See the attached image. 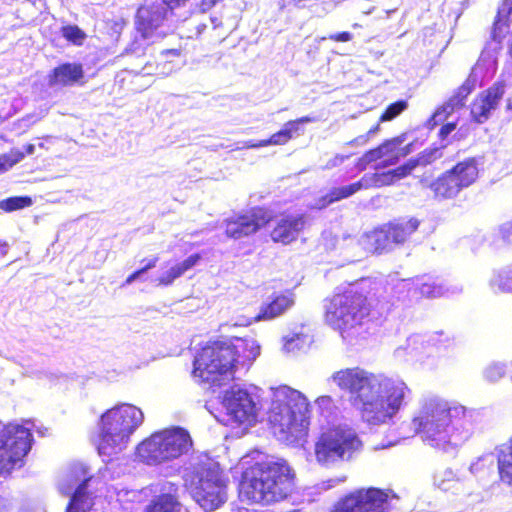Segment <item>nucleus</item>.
<instances>
[{
	"label": "nucleus",
	"instance_id": "obj_7",
	"mask_svg": "<svg viewBox=\"0 0 512 512\" xmlns=\"http://www.w3.org/2000/svg\"><path fill=\"white\" fill-rule=\"evenodd\" d=\"M143 422V411L133 404L121 403L107 410L99 422V454L111 457L124 451Z\"/></svg>",
	"mask_w": 512,
	"mask_h": 512
},
{
	"label": "nucleus",
	"instance_id": "obj_63",
	"mask_svg": "<svg viewBox=\"0 0 512 512\" xmlns=\"http://www.w3.org/2000/svg\"><path fill=\"white\" fill-rule=\"evenodd\" d=\"M390 445H391V444H387V445L383 444V445H381V447H380V448H386V447H388V446H390ZM375 448H376V449H378L379 447H375Z\"/></svg>",
	"mask_w": 512,
	"mask_h": 512
},
{
	"label": "nucleus",
	"instance_id": "obj_54",
	"mask_svg": "<svg viewBox=\"0 0 512 512\" xmlns=\"http://www.w3.org/2000/svg\"><path fill=\"white\" fill-rule=\"evenodd\" d=\"M11 503L0 496V512H11Z\"/></svg>",
	"mask_w": 512,
	"mask_h": 512
},
{
	"label": "nucleus",
	"instance_id": "obj_33",
	"mask_svg": "<svg viewBox=\"0 0 512 512\" xmlns=\"http://www.w3.org/2000/svg\"><path fill=\"white\" fill-rule=\"evenodd\" d=\"M364 189L371 187H383L395 183L392 171L384 173L366 174L361 178Z\"/></svg>",
	"mask_w": 512,
	"mask_h": 512
},
{
	"label": "nucleus",
	"instance_id": "obj_26",
	"mask_svg": "<svg viewBox=\"0 0 512 512\" xmlns=\"http://www.w3.org/2000/svg\"><path fill=\"white\" fill-rule=\"evenodd\" d=\"M466 483L465 477L451 468H445L434 475V484L440 490L458 494Z\"/></svg>",
	"mask_w": 512,
	"mask_h": 512
},
{
	"label": "nucleus",
	"instance_id": "obj_60",
	"mask_svg": "<svg viewBox=\"0 0 512 512\" xmlns=\"http://www.w3.org/2000/svg\"><path fill=\"white\" fill-rule=\"evenodd\" d=\"M211 22H212L214 28H217L221 25V21L216 17H212Z\"/></svg>",
	"mask_w": 512,
	"mask_h": 512
},
{
	"label": "nucleus",
	"instance_id": "obj_47",
	"mask_svg": "<svg viewBox=\"0 0 512 512\" xmlns=\"http://www.w3.org/2000/svg\"><path fill=\"white\" fill-rule=\"evenodd\" d=\"M328 38L337 42H348L352 39V34L350 32H341L331 34Z\"/></svg>",
	"mask_w": 512,
	"mask_h": 512
},
{
	"label": "nucleus",
	"instance_id": "obj_29",
	"mask_svg": "<svg viewBox=\"0 0 512 512\" xmlns=\"http://www.w3.org/2000/svg\"><path fill=\"white\" fill-rule=\"evenodd\" d=\"M200 260L199 254H193L189 256L187 259L182 261L181 263L175 264L169 270L162 273V275L157 279L159 285L168 286L173 283V281L180 276H182L186 271L194 267Z\"/></svg>",
	"mask_w": 512,
	"mask_h": 512
},
{
	"label": "nucleus",
	"instance_id": "obj_37",
	"mask_svg": "<svg viewBox=\"0 0 512 512\" xmlns=\"http://www.w3.org/2000/svg\"><path fill=\"white\" fill-rule=\"evenodd\" d=\"M416 286L419 289L420 294L428 298L440 297L449 292L448 288H444L442 285H438L434 281L421 283L417 282Z\"/></svg>",
	"mask_w": 512,
	"mask_h": 512
},
{
	"label": "nucleus",
	"instance_id": "obj_17",
	"mask_svg": "<svg viewBox=\"0 0 512 512\" xmlns=\"http://www.w3.org/2000/svg\"><path fill=\"white\" fill-rule=\"evenodd\" d=\"M505 93L503 83H495L489 89L483 91L474 100L471 107V115L478 123H484L494 111Z\"/></svg>",
	"mask_w": 512,
	"mask_h": 512
},
{
	"label": "nucleus",
	"instance_id": "obj_48",
	"mask_svg": "<svg viewBox=\"0 0 512 512\" xmlns=\"http://www.w3.org/2000/svg\"><path fill=\"white\" fill-rule=\"evenodd\" d=\"M346 481V477L343 476V477H337V478H333V479H329L327 482H324L323 483V488L324 489H330V488H333L343 482Z\"/></svg>",
	"mask_w": 512,
	"mask_h": 512
},
{
	"label": "nucleus",
	"instance_id": "obj_23",
	"mask_svg": "<svg viewBox=\"0 0 512 512\" xmlns=\"http://www.w3.org/2000/svg\"><path fill=\"white\" fill-rule=\"evenodd\" d=\"M405 141V136L401 135L383 142L378 148L381 150L383 157L389 156L387 160L381 163L380 167H388L395 165L401 157H405L410 153L409 145L400 147Z\"/></svg>",
	"mask_w": 512,
	"mask_h": 512
},
{
	"label": "nucleus",
	"instance_id": "obj_61",
	"mask_svg": "<svg viewBox=\"0 0 512 512\" xmlns=\"http://www.w3.org/2000/svg\"><path fill=\"white\" fill-rule=\"evenodd\" d=\"M205 28H206L205 24H202V25L198 26L197 27V33L201 34L204 31Z\"/></svg>",
	"mask_w": 512,
	"mask_h": 512
},
{
	"label": "nucleus",
	"instance_id": "obj_52",
	"mask_svg": "<svg viewBox=\"0 0 512 512\" xmlns=\"http://www.w3.org/2000/svg\"><path fill=\"white\" fill-rule=\"evenodd\" d=\"M369 136L367 134L361 135L347 143V145L354 146V145H364L368 142Z\"/></svg>",
	"mask_w": 512,
	"mask_h": 512
},
{
	"label": "nucleus",
	"instance_id": "obj_56",
	"mask_svg": "<svg viewBox=\"0 0 512 512\" xmlns=\"http://www.w3.org/2000/svg\"><path fill=\"white\" fill-rule=\"evenodd\" d=\"M158 262V258L157 257H154L152 259H150L143 268H141L140 270H143V274L146 273L148 270L154 268L156 266Z\"/></svg>",
	"mask_w": 512,
	"mask_h": 512
},
{
	"label": "nucleus",
	"instance_id": "obj_43",
	"mask_svg": "<svg viewBox=\"0 0 512 512\" xmlns=\"http://www.w3.org/2000/svg\"><path fill=\"white\" fill-rule=\"evenodd\" d=\"M407 108V102L406 101H398L386 109V111L383 113V115L380 117V121H390L397 117L401 112H403Z\"/></svg>",
	"mask_w": 512,
	"mask_h": 512
},
{
	"label": "nucleus",
	"instance_id": "obj_36",
	"mask_svg": "<svg viewBox=\"0 0 512 512\" xmlns=\"http://www.w3.org/2000/svg\"><path fill=\"white\" fill-rule=\"evenodd\" d=\"M494 460L495 458L492 454L482 455L470 464L469 472L474 477H477L490 470L494 465Z\"/></svg>",
	"mask_w": 512,
	"mask_h": 512
},
{
	"label": "nucleus",
	"instance_id": "obj_46",
	"mask_svg": "<svg viewBox=\"0 0 512 512\" xmlns=\"http://www.w3.org/2000/svg\"><path fill=\"white\" fill-rule=\"evenodd\" d=\"M383 158V154L381 150L377 147L371 149L365 153V160L370 161L371 163Z\"/></svg>",
	"mask_w": 512,
	"mask_h": 512
},
{
	"label": "nucleus",
	"instance_id": "obj_10",
	"mask_svg": "<svg viewBox=\"0 0 512 512\" xmlns=\"http://www.w3.org/2000/svg\"><path fill=\"white\" fill-rule=\"evenodd\" d=\"M361 445L355 431L347 425L329 427L315 443L316 461L326 467L348 461L360 450Z\"/></svg>",
	"mask_w": 512,
	"mask_h": 512
},
{
	"label": "nucleus",
	"instance_id": "obj_45",
	"mask_svg": "<svg viewBox=\"0 0 512 512\" xmlns=\"http://www.w3.org/2000/svg\"><path fill=\"white\" fill-rule=\"evenodd\" d=\"M503 239L512 243V221L503 224L500 228Z\"/></svg>",
	"mask_w": 512,
	"mask_h": 512
},
{
	"label": "nucleus",
	"instance_id": "obj_8",
	"mask_svg": "<svg viewBox=\"0 0 512 512\" xmlns=\"http://www.w3.org/2000/svg\"><path fill=\"white\" fill-rule=\"evenodd\" d=\"M370 316V304L361 293L349 289L334 295L326 306L325 321L345 339Z\"/></svg>",
	"mask_w": 512,
	"mask_h": 512
},
{
	"label": "nucleus",
	"instance_id": "obj_13",
	"mask_svg": "<svg viewBox=\"0 0 512 512\" xmlns=\"http://www.w3.org/2000/svg\"><path fill=\"white\" fill-rule=\"evenodd\" d=\"M478 163L475 158H468L456 164L430 184L435 197L451 199L463 189L471 186L478 178Z\"/></svg>",
	"mask_w": 512,
	"mask_h": 512
},
{
	"label": "nucleus",
	"instance_id": "obj_11",
	"mask_svg": "<svg viewBox=\"0 0 512 512\" xmlns=\"http://www.w3.org/2000/svg\"><path fill=\"white\" fill-rule=\"evenodd\" d=\"M31 427L9 423L0 430V473H9L23 465L31 449Z\"/></svg>",
	"mask_w": 512,
	"mask_h": 512
},
{
	"label": "nucleus",
	"instance_id": "obj_34",
	"mask_svg": "<svg viewBox=\"0 0 512 512\" xmlns=\"http://www.w3.org/2000/svg\"><path fill=\"white\" fill-rule=\"evenodd\" d=\"M490 286L494 292L512 291V265L507 271L495 273L490 279Z\"/></svg>",
	"mask_w": 512,
	"mask_h": 512
},
{
	"label": "nucleus",
	"instance_id": "obj_12",
	"mask_svg": "<svg viewBox=\"0 0 512 512\" xmlns=\"http://www.w3.org/2000/svg\"><path fill=\"white\" fill-rule=\"evenodd\" d=\"M397 495L392 490L359 488L340 498L330 512H389Z\"/></svg>",
	"mask_w": 512,
	"mask_h": 512
},
{
	"label": "nucleus",
	"instance_id": "obj_35",
	"mask_svg": "<svg viewBox=\"0 0 512 512\" xmlns=\"http://www.w3.org/2000/svg\"><path fill=\"white\" fill-rule=\"evenodd\" d=\"M33 201L28 196H15L0 201V209L5 212H13L30 207Z\"/></svg>",
	"mask_w": 512,
	"mask_h": 512
},
{
	"label": "nucleus",
	"instance_id": "obj_16",
	"mask_svg": "<svg viewBox=\"0 0 512 512\" xmlns=\"http://www.w3.org/2000/svg\"><path fill=\"white\" fill-rule=\"evenodd\" d=\"M270 215L262 210L255 209L249 214L236 216L226 220V235L233 239H240L256 233L270 221Z\"/></svg>",
	"mask_w": 512,
	"mask_h": 512
},
{
	"label": "nucleus",
	"instance_id": "obj_39",
	"mask_svg": "<svg viewBox=\"0 0 512 512\" xmlns=\"http://www.w3.org/2000/svg\"><path fill=\"white\" fill-rule=\"evenodd\" d=\"M24 158L23 151L12 149L10 152L0 156V173L10 169Z\"/></svg>",
	"mask_w": 512,
	"mask_h": 512
},
{
	"label": "nucleus",
	"instance_id": "obj_49",
	"mask_svg": "<svg viewBox=\"0 0 512 512\" xmlns=\"http://www.w3.org/2000/svg\"><path fill=\"white\" fill-rule=\"evenodd\" d=\"M221 0H201L200 1V10L202 12H206L210 9H212L218 2H220Z\"/></svg>",
	"mask_w": 512,
	"mask_h": 512
},
{
	"label": "nucleus",
	"instance_id": "obj_62",
	"mask_svg": "<svg viewBox=\"0 0 512 512\" xmlns=\"http://www.w3.org/2000/svg\"><path fill=\"white\" fill-rule=\"evenodd\" d=\"M507 109L512 110V96L507 99Z\"/></svg>",
	"mask_w": 512,
	"mask_h": 512
},
{
	"label": "nucleus",
	"instance_id": "obj_58",
	"mask_svg": "<svg viewBox=\"0 0 512 512\" xmlns=\"http://www.w3.org/2000/svg\"><path fill=\"white\" fill-rule=\"evenodd\" d=\"M467 495L468 496H473L477 502H482L483 501V496H482L481 493H471V492H469V493H467Z\"/></svg>",
	"mask_w": 512,
	"mask_h": 512
},
{
	"label": "nucleus",
	"instance_id": "obj_5",
	"mask_svg": "<svg viewBox=\"0 0 512 512\" xmlns=\"http://www.w3.org/2000/svg\"><path fill=\"white\" fill-rule=\"evenodd\" d=\"M309 403L299 391L288 386L273 390L269 422L279 440L293 443L307 433Z\"/></svg>",
	"mask_w": 512,
	"mask_h": 512
},
{
	"label": "nucleus",
	"instance_id": "obj_41",
	"mask_svg": "<svg viewBox=\"0 0 512 512\" xmlns=\"http://www.w3.org/2000/svg\"><path fill=\"white\" fill-rule=\"evenodd\" d=\"M506 373V368L503 363L493 362L490 363L484 370V377L489 382H497Z\"/></svg>",
	"mask_w": 512,
	"mask_h": 512
},
{
	"label": "nucleus",
	"instance_id": "obj_27",
	"mask_svg": "<svg viewBox=\"0 0 512 512\" xmlns=\"http://www.w3.org/2000/svg\"><path fill=\"white\" fill-rule=\"evenodd\" d=\"M442 153L439 148L429 149L423 151L418 158L410 159L404 165L391 170L395 181H398L408 176L418 165H427L441 157Z\"/></svg>",
	"mask_w": 512,
	"mask_h": 512
},
{
	"label": "nucleus",
	"instance_id": "obj_2",
	"mask_svg": "<svg viewBox=\"0 0 512 512\" xmlns=\"http://www.w3.org/2000/svg\"><path fill=\"white\" fill-rule=\"evenodd\" d=\"M411 424L426 445L444 452L468 440L473 429L471 414L464 406L438 395L421 398Z\"/></svg>",
	"mask_w": 512,
	"mask_h": 512
},
{
	"label": "nucleus",
	"instance_id": "obj_19",
	"mask_svg": "<svg viewBox=\"0 0 512 512\" xmlns=\"http://www.w3.org/2000/svg\"><path fill=\"white\" fill-rule=\"evenodd\" d=\"M304 225L305 219L302 215L284 216L277 221L276 226L271 232V238L274 242L289 244L298 237Z\"/></svg>",
	"mask_w": 512,
	"mask_h": 512
},
{
	"label": "nucleus",
	"instance_id": "obj_50",
	"mask_svg": "<svg viewBox=\"0 0 512 512\" xmlns=\"http://www.w3.org/2000/svg\"><path fill=\"white\" fill-rule=\"evenodd\" d=\"M456 128L455 123H448L440 129L439 135L442 139H445L452 131Z\"/></svg>",
	"mask_w": 512,
	"mask_h": 512
},
{
	"label": "nucleus",
	"instance_id": "obj_42",
	"mask_svg": "<svg viewBox=\"0 0 512 512\" xmlns=\"http://www.w3.org/2000/svg\"><path fill=\"white\" fill-rule=\"evenodd\" d=\"M306 344V336L302 334H291L284 338L283 349L286 352H294Z\"/></svg>",
	"mask_w": 512,
	"mask_h": 512
},
{
	"label": "nucleus",
	"instance_id": "obj_20",
	"mask_svg": "<svg viewBox=\"0 0 512 512\" xmlns=\"http://www.w3.org/2000/svg\"><path fill=\"white\" fill-rule=\"evenodd\" d=\"M313 121L314 119L309 116H304L296 120L288 121L280 131L274 133L269 139L261 140L258 143L248 142L246 147L259 148L268 145H283L293 137V134L300 131L301 124L310 123Z\"/></svg>",
	"mask_w": 512,
	"mask_h": 512
},
{
	"label": "nucleus",
	"instance_id": "obj_30",
	"mask_svg": "<svg viewBox=\"0 0 512 512\" xmlns=\"http://www.w3.org/2000/svg\"><path fill=\"white\" fill-rule=\"evenodd\" d=\"M419 221L417 219H410L408 221L390 223L386 226L389 234L391 244H400L406 241V239L418 228Z\"/></svg>",
	"mask_w": 512,
	"mask_h": 512
},
{
	"label": "nucleus",
	"instance_id": "obj_51",
	"mask_svg": "<svg viewBox=\"0 0 512 512\" xmlns=\"http://www.w3.org/2000/svg\"><path fill=\"white\" fill-rule=\"evenodd\" d=\"M470 91L471 89L467 86V84H464L459 88L455 97H458L462 100V106L464 105V99L469 95Z\"/></svg>",
	"mask_w": 512,
	"mask_h": 512
},
{
	"label": "nucleus",
	"instance_id": "obj_38",
	"mask_svg": "<svg viewBox=\"0 0 512 512\" xmlns=\"http://www.w3.org/2000/svg\"><path fill=\"white\" fill-rule=\"evenodd\" d=\"M316 404L320 410L321 416L329 425L335 419V406L330 396H321L316 400Z\"/></svg>",
	"mask_w": 512,
	"mask_h": 512
},
{
	"label": "nucleus",
	"instance_id": "obj_55",
	"mask_svg": "<svg viewBox=\"0 0 512 512\" xmlns=\"http://www.w3.org/2000/svg\"><path fill=\"white\" fill-rule=\"evenodd\" d=\"M371 162L368 160H365V154L357 161L356 167L359 171H363L366 169L367 165Z\"/></svg>",
	"mask_w": 512,
	"mask_h": 512
},
{
	"label": "nucleus",
	"instance_id": "obj_59",
	"mask_svg": "<svg viewBox=\"0 0 512 512\" xmlns=\"http://www.w3.org/2000/svg\"><path fill=\"white\" fill-rule=\"evenodd\" d=\"M379 130V124H377L375 127L371 128L368 132H367V135L369 136V138L371 136H373L374 134H376Z\"/></svg>",
	"mask_w": 512,
	"mask_h": 512
},
{
	"label": "nucleus",
	"instance_id": "obj_57",
	"mask_svg": "<svg viewBox=\"0 0 512 512\" xmlns=\"http://www.w3.org/2000/svg\"><path fill=\"white\" fill-rule=\"evenodd\" d=\"M35 151V146L33 144H27L24 146V155H32Z\"/></svg>",
	"mask_w": 512,
	"mask_h": 512
},
{
	"label": "nucleus",
	"instance_id": "obj_9",
	"mask_svg": "<svg viewBox=\"0 0 512 512\" xmlns=\"http://www.w3.org/2000/svg\"><path fill=\"white\" fill-rule=\"evenodd\" d=\"M187 430L172 427L152 434L137 446L138 456L148 464H160L179 458L192 448Z\"/></svg>",
	"mask_w": 512,
	"mask_h": 512
},
{
	"label": "nucleus",
	"instance_id": "obj_6",
	"mask_svg": "<svg viewBox=\"0 0 512 512\" xmlns=\"http://www.w3.org/2000/svg\"><path fill=\"white\" fill-rule=\"evenodd\" d=\"M228 478L218 462L207 455L198 456L185 474V485L205 511H214L227 500Z\"/></svg>",
	"mask_w": 512,
	"mask_h": 512
},
{
	"label": "nucleus",
	"instance_id": "obj_15",
	"mask_svg": "<svg viewBox=\"0 0 512 512\" xmlns=\"http://www.w3.org/2000/svg\"><path fill=\"white\" fill-rule=\"evenodd\" d=\"M223 406L228 422L246 425L256 422L259 411L258 403L246 389L238 386L231 387L225 392Z\"/></svg>",
	"mask_w": 512,
	"mask_h": 512
},
{
	"label": "nucleus",
	"instance_id": "obj_53",
	"mask_svg": "<svg viewBox=\"0 0 512 512\" xmlns=\"http://www.w3.org/2000/svg\"><path fill=\"white\" fill-rule=\"evenodd\" d=\"M143 275V270H137L134 273H132L130 276L127 277L125 282L123 283V286L130 285L133 283L136 279L140 278V276Z\"/></svg>",
	"mask_w": 512,
	"mask_h": 512
},
{
	"label": "nucleus",
	"instance_id": "obj_1",
	"mask_svg": "<svg viewBox=\"0 0 512 512\" xmlns=\"http://www.w3.org/2000/svg\"><path fill=\"white\" fill-rule=\"evenodd\" d=\"M331 379L350 393L351 405L369 426L388 424L412 393L398 377L375 374L359 367L339 370Z\"/></svg>",
	"mask_w": 512,
	"mask_h": 512
},
{
	"label": "nucleus",
	"instance_id": "obj_31",
	"mask_svg": "<svg viewBox=\"0 0 512 512\" xmlns=\"http://www.w3.org/2000/svg\"><path fill=\"white\" fill-rule=\"evenodd\" d=\"M180 507L181 505L176 496L169 491L154 499L147 507L146 512H179Z\"/></svg>",
	"mask_w": 512,
	"mask_h": 512
},
{
	"label": "nucleus",
	"instance_id": "obj_22",
	"mask_svg": "<svg viewBox=\"0 0 512 512\" xmlns=\"http://www.w3.org/2000/svg\"><path fill=\"white\" fill-rule=\"evenodd\" d=\"M82 66L76 63H65L54 68L49 75L48 84L50 87L71 86L83 78Z\"/></svg>",
	"mask_w": 512,
	"mask_h": 512
},
{
	"label": "nucleus",
	"instance_id": "obj_3",
	"mask_svg": "<svg viewBox=\"0 0 512 512\" xmlns=\"http://www.w3.org/2000/svg\"><path fill=\"white\" fill-rule=\"evenodd\" d=\"M259 355L260 345L251 337L213 342L195 356L193 375L222 386L234 379L239 367L248 368Z\"/></svg>",
	"mask_w": 512,
	"mask_h": 512
},
{
	"label": "nucleus",
	"instance_id": "obj_4",
	"mask_svg": "<svg viewBox=\"0 0 512 512\" xmlns=\"http://www.w3.org/2000/svg\"><path fill=\"white\" fill-rule=\"evenodd\" d=\"M294 490V475L284 461L258 463L244 474L240 494L247 500L270 505L287 499Z\"/></svg>",
	"mask_w": 512,
	"mask_h": 512
},
{
	"label": "nucleus",
	"instance_id": "obj_32",
	"mask_svg": "<svg viewBox=\"0 0 512 512\" xmlns=\"http://www.w3.org/2000/svg\"><path fill=\"white\" fill-rule=\"evenodd\" d=\"M462 106V100L458 97H452L447 103L438 108L428 120V126L433 128L438 123L444 121L456 107Z\"/></svg>",
	"mask_w": 512,
	"mask_h": 512
},
{
	"label": "nucleus",
	"instance_id": "obj_44",
	"mask_svg": "<svg viewBox=\"0 0 512 512\" xmlns=\"http://www.w3.org/2000/svg\"><path fill=\"white\" fill-rule=\"evenodd\" d=\"M348 158H349V155L345 156V155H341V154H336L333 158H331L330 160L327 161V163L325 164L323 169L329 170V169L335 168L337 166H340Z\"/></svg>",
	"mask_w": 512,
	"mask_h": 512
},
{
	"label": "nucleus",
	"instance_id": "obj_28",
	"mask_svg": "<svg viewBox=\"0 0 512 512\" xmlns=\"http://www.w3.org/2000/svg\"><path fill=\"white\" fill-rule=\"evenodd\" d=\"M361 189H364L361 179L358 182L346 186L335 187L331 189L330 192L327 193L325 196L320 198L315 207L318 209H322L331 203L354 195Z\"/></svg>",
	"mask_w": 512,
	"mask_h": 512
},
{
	"label": "nucleus",
	"instance_id": "obj_25",
	"mask_svg": "<svg viewBox=\"0 0 512 512\" xmlns=\"http://www.w3.org/2000/svg\"><path fill=\"white\" fill-rule=\"evenodd\" d=\"M360 244L368 253H382L389 249L391 240L386 226L364 234L360 239Z\"/></svg>",
	"mask_w": 512,
	"mask_h": 512
},
{
	"label": "nucleus",
	"instance_id": "obj_18",
	"mask_svg": "<svg viewBox=\"0 0 512 512\" xmlns=\"http://www.w3.org/2000/svg\"><path fill=\"white\" fill-rule=\"evenodd\" d=\"M165 17V8L161 4H150L140 7L136 15L137 30L143 38H151L161 26Z\"/></svg>",
	"mask_w": 512,
	"mask_h": 512
},
{
	"label": "nucleus",
	"instance_id": "obj_24",
	"mask_svg": "<svg viewBox=\"0 0 512 512\" xmlns=\"http://www.w3.org/2000/svg\"><path fill=\"white\" fill-rule=\"evenodd\" d=\"M512 12V0H504L500 7L498 8L496 20L493 24V29L491 32V38L493 42L496 44L494 49H497V46L500 45L503 38L507 34L510 26L509 16Z\"/></svg>",
	"mask_w": 512,
	"mask_h": 512
},
{
	"label": "nucleus",
	"instance_id": "obj_14",
	"mask_svg": "<svg viewBox=\"0 0 512 512\" xmlns=\"http://www.w3.org/2000/svg\"><path fill=\"white\" fill-rule=\"evenodd\" d=\"M89 480L87 469L81 463L74 464L64 473L59 490L63 495H72L67 512H95L92 509L93 499L85 492Z\"/></svg>",
	"mask_w": 512,
	"mask_h": 512
},
{
	"label": "nucleus",
	"instance_id": "obj_40",
	"mask_svg": "<svg viewBox=\"0 0 512 512\" xmlns=\"http://www.w3.org/2000/svg\"><path fill=\"white\" fill-rule=\"evenodd\" d=\"M62 36L75 45H82L86 34L76 25H67L62 27Z\"/></svg>",
	"mask_w": 512,
	"mask_h": 512
},
{
	"label": "nucleus",
	"instance_id": "obj_21",
	"mask_svg": "<svg viewBox=\"0 0 512 512\" xmlns=\"http://www.w3.org/2000/svg\"><path fill=\"white\" fill-rule=\"evenodd\" d=\"M294 302L292 293L275 295L271 301L261 305L259 313L255 316V321L275 319L290 309Z\"/></svg>",
	"mask_w": 512,
	"mask_h": 512
}]
</instances>
